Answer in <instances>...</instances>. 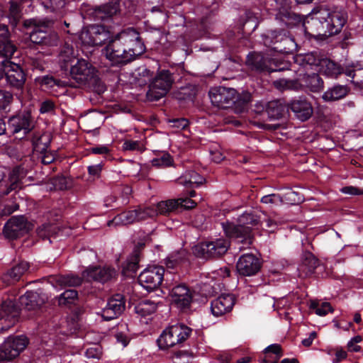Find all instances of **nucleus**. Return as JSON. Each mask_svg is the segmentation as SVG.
<instances>
[{
	"mask_svg": "<svg viewBox=\"0 0 363 363\" xmlns=\"http://www.w3.org/2000/svg\"><path fill=\"white\" fill-rule=\"evenodd\" d=\"M46 297L36 291H28L19 298V303L24 309L33 311L44 304Z\"/></svg>",
	"mask_w": 363,
	"mask_h": 363,
	"instance_id": "393cba45",
	"label": "nucleus"
},
{
	"mask_svg": "<svg viewBox=\"0 0 363 363\" xmlns=\"http://www.w3.org/2000/svg\"><path fill=\"white\" fill-rule=\"evenodd\" d=\"M230 247L229 242L224 238H216L201 242L194 247V253L199 257L208 259L224 255Z\"/></svg>",
	"mask_w": 363,
	"mask_h": 363,
	"instance_id": "9b49d317",
	"label": "nucleus"
},
{
	"mask_svg": "<svg viewBox=\"0 0 363 363\" xmlns=\"http://www.w3.org/2000/svg\"><path fill=\"white\" fill-rule=\"evenodd\" d=\"M55 230V226L48 224V223H45L38 228L37 233H38V235H39V237L44 239L47 237H49L50 235H52L54 233Z\"/></svg>",
	"mask_w": 363,
	"mask_h": 363,
	"instance_id": "09e8293b",
	"label": "nucleus"
},
{
	"mask_svg": "<svg viewBox=\"0 0 363 363\" xmlns=\"http://www.w3.org/2000/svg\"><path fill=\"white\" fill-rule=\"evenodd\" d=\"M196 202L190 199L179 198L170 199L157 203L155 206L157 216L159 214H167L173 212L179 208L190 209L194 208Z\"/></svg>",
	"mask_w": 363,
	"mask_h": 363,
	"instance_id": "6ab92c4d",
	"label": "nucleus"
},
{
	"mask_svg": "<svg viewBox=\"0 0 363 363\" xmlns=\"http://www.w3.org/2000/svg\"><path fill=\"white\" fill-rule=\"evenodd\" d=\"M91 152L96 155H106L110 152V149L107 145H99L91 148Z\"/></svg>",
	"mask_w": 363,
	"mask_h": 363,
	"instance_id": "bf43d9fd",
	"label": "nucleus"
},
{
	"mask_svg": "<svg viewBox=\"0 0 363 363\" xmlns=\"http://www.w3.org/2000/svg\"><path fill=\"white\" fill-rule=\"evenodd\" d=\"M125 330L126 327L121 325V330L118 331L115 335L117 342L121 343L123 347L128 345L130 339Z\"/></svg>",
	"mask_w": 363,
	"mask_h": 363,
	"instance_id": "de8ad7c7",
	"label": "nucleus"
},
{
	"mask_svg": "<svg viewBox=\"0 0 363 363\" xmlns=\"http://www.w3.org/2000/svg\"><path fill=\"white\" fill-rule=\"evenodd\" d=\"M318 265V260L311 252H306L303 255L302 263L299 265L298 270L300 276H309L313 273Z\"/></svg>",
	"mask_w": 363,
	"mask_h": 363,
	"instance_id": "c756f323",
	"label": "nucleus"
},
{
	"mask_svg": "<svg viewBox=\"0 0 363 363\" xmlns=\"http://www.w3.org/2000/svg\"><path fill=\"white\" fill-rule=\"evenodd\" d=\"M137 212L135 210H130L122 212L108 222V226H118L132 224L137 222Z\"/></svg>",
	"mask_w": 363,
	"mask_h": 363,
	"instance_id": "2f4dec72",
	"label": "nucleus"
},
{
	"mask_svg": "<svg viewBox=\"0 0 363 363\" xmlns=\"http://www.w3.org/2000/svg\"><path fill=\"white\" fill-rule=\"evenodd\" d=\"M1 48L0 49V55L5 58V60H10L16 51V47L12 43L11 40L0 43Z\"/></svg>",
	"mask_w": 363,
	"mask_h": 363,
	"instance_id": "79ce46f5",
	"label": "nucleus"
},
{
	"mask_svg": "<svg viewBox=\"0 0 363 363\" xmlns=\"http://www.w3.org/2000/svg\"><path fill=\"white\" fill-rule=\"evenodd\" d=\"M265 353H273L276 354L277 357H280L281 356V347L278 344H272L269 345L264 349Z\"/></svg>",
	"mask_w": 363,
	"mask_h": 363,
	"instance_id": "e2e57ef3",
	"label": "nucleus"
},
{
	"mask_svg": "<svg viewBox=\"0 0 363 363\" xmlns=\"http://www.w3.org/2000/svg\"><path fill=\"white\" fill-rule=\"evenodd\" d=\"M174 79L169 70L162 69L152 77L149 84L147 97L150 101H157L164 97L172 87Z\"/></svg>",
	"mask_w": 363,
	"mask_h": 363,
	"instance_id": "6e6552de",
	"label": "nucleus"
},
{
	"mask_svg": "<svg viewBox=\"0 0 363 363\" xmlns=\"http://www.w3.org/2000/svg\"><path fill=\"white\" fill-rule=\"evenodd\" d=\"M172 123V126L179 128V129H184L186 128L189 125V122L186 118H177L174 119L170 121Z\"/></svg>",
	"mask_w": 363,
	"mask_h": 363,
	"instance_id": "0e129e2a",
	"label": "nucleus"
},
{
	"mask_svg": "<svg viewBox=\"0 0 363 363\" xmlns=\"http://www.w3.org/2000/svg\"><path fill=\"white\" fill-rule=\"evenodd\" d=\"M266 109L268 116L271 118H279L282 114V107L278 101H273L267 104L258 102L256 104V111L261 112Z\"/></svg>",
	"mask_w": 363,
	"mask_h": 363,
	"instance_id": "473e14b6",
	"label": "nucleus"
},
{
	"mask_svg": "<svg viewBox=\"0 0 363 363\" xmlns=\"http://www.w3.org/2000/svg\"><path fill=\"white\" fill-rule=\"evenodd\" d=\"M164 273V269L161 266L148 267L140 274L138 282L147 291H152L160 286Z\"/></svg>",
	"mask_w": 363,
	"mask_h": 363,
	"instance_id": "4468645a",
	"label": "nucleus"
},
{
	"mask_svg": "<svg viewBox=\"0 0 363 363\" xmlns=\"http://www.w3.org/2000/svg\"><path fill=\"white\" fill-rule=\"evenodd\" d=\"M145 51L139 33L133 28L115 35L102 50V54L113 65H125L135 60Z\"/></svg>",
	"mask_w": 363,
	"mask_h": 363,
	"instance_id": "f257e3e1",
	"label": "nucleus"
},
{
	"mask_svg": "<svg viewBox=\"0 0 363 363\" xmlns=\"http://www.w3.org/2000/svg\"><path fill=\"white\" fill-rule=\"evenodd\" d=\"M12 99L13 95L9 91L0 90V109L6 108Z\"/></svg>",
	"mask_w": 363,
	"mask_h": 363,
	"instance_id": "3c124183",
	"label": "nucleus"
},
{
	"mask_svg": "<svg viewBox=\"0 0 363 363\" xmlns=\"http://www.w3.org/2000/svg\"><path fill=\"white\" fill-rule=\"evenodd\" d=\"M51 9L55 12H59L60 15L63 14L62 9L65 6V0H50Z\"/></svg>",
	"mask_w": 363,
	"mask_h": 363,
	"instance_id": "13d9d810",
	"label": "nucleus"
},
{
	"mask_svg": "<svg viewBox=\"0 0 363 363\" xmlns=\"http://www.w3.org/2000/svg\"><path fill=\"white\" fill-rule=\"evenodd\" d=\"M101 169H102L101 164L91 165L88 167L89 174L91 176H93L94 177H97L99 176V174L101 172Z\"/></svg>",
	"mask_w": 363,
	"mask_h": 363,
	"instance_id": "338daca9",
	"label": "nucleus"
},
{
	"mask_svg": "<svg viewBox=\"0 0 363 363\" xmlns=\"http://www.w3.org/2000/svg\"><path fill=\"white\" fill-rule=\"evenodd\" d=\"M31 224L23 216H12L4 225L3 234L9 240H14L27 233Z\"/></svg>",
	"mask_w": 363,
	"mask_h": 363,
	"instance_id": "dca6fc26",
	"label": "nucleus"
},
{
	"mask_svg": "<svg viewBox=\"0 0 363 363\" xmlns=\"http://www.w3.org/2000/svg\"><path fill=\"white\" fill-rule=\"evenodd\" d=\"M10 124L13 128V133H17L23 130L24 133L30 132L33 126L34 122L31 118L30 113H23L10 119Z\"/></svg>",
	"mask_w": 363,
	"mask_h": 363,
	"instance_id": "a878e982",
	"label": "nucleus"
},
{
	"mask_svg": "<svg viewBox=\"0 0 363 363\" xmlns=\"http://www.w3.org/2000/svg\"><path fill=\"white\" fill-rule=\"evenodd\" d=\"M230 275V271L227 267L220 268L219 269L212 272L210 274V277L213 279H218L220 281V278H225Z\"/></svg>",
	"mask_w": 363,
	"mask_h": 363,
	"instance_id": "6e6d98bb",
	"label": "nucleus"
},
{
	"mask_svg": "<svg viewBox=\"0 0 363 363\" xmlns=\"http://www.w3.org/2000/svg\"><path fill=\"white\" fill-rule=\"evenodd\" d=\"M285 199L291 203H301L304 200L301 195L296 191L291 190L285 194Z\"/></svg>",
	"mask_w": 363,
	"mask_h": 363,
	"instance_id": "5fc2aeb1",
	"label": "nucleus"
},
{
	"mask_svg": "<svg viewBox=\"0 0 363 363\" xmlns=\"http://www.w3.org/2000/svg\"><path fill=\"white\" fill-rule=\"evenodd\" d=\"M62 69L69 67L71 78L79 86L94 87L97 91H104V86L99 80L97 69L84 59H76L72 48H65L60 55Z\"/></svg>",
	"mask_w": 363,
	"mask_h": 363,
	"instance_id": "7ed1b4c3",
	"label": "nucleus"
},
{
	"mask_svg": "<svg viewBox=\"0 0 363 363\" xmlns=\"http://www.w3.org/2000/svg\"><path fill=\"white\" fill-rule=\"evenodd\" d=\"M41 152L43 153L41 160L43 164H49L55 160V157L52 152H47L46 150Z\"/></svg>",
	"mask_w": 363,
	"mask_h": 363,
	"instance_id": "69168bd1",
	"label": "nucleus"
},
{
	"mask_svg": "<svg viewBox=\"0 0 363 363\" xmlns=\"http://www.w3.org/2000/svg\"><path fill=\"white\" fill-rule=\"evenodd\" d=\"M79 38L85 46H97L108 40L109 33L104 26L91 25L82 29Z\"/></svg>",
	"mask_w": 363,
	"mask_h": 363,
	"instance_id": "ddd939ff",
	"label": "nucleus"
},
{
	"mask_svg": "<svg viewBox=\"0 0 363 363\" xmlns=\"http://www.w3.org/2000/svg\"><path fill=\"white\" fill-rule=\"evenodd\" d=\"M125 309V301L121 295L117 294L108 300L106 306L99 312L104 320H111L117 318Z\"/></svg>",
	"mask_w": 363,
	"mask_h": 363,
	"instance_id": "aec40b11",
	"label": "nucleus"
},
{
	"mask_svg": "<svg viewBox=\"0 0 363 363\" xmlns=\"http://www.w3.org/2000/svg\"><path fill=\"white\" fill-rule=\"evenodd\" d=\"M257 223V220L255 215L245 213L239 217L237 223L227 221L222 223V227L227 236L236 240L238 243L243 244V246L238 247L242 250L251 244L250 232L252 227Z\"/></svg>",
	"mask_w": 363,
	"mask_h": 363,
	"instance_id": "39448f33",
	"label": "nucleus"
},
{
	"mask_svg": "<svg viewBox=\"0 0 363 363\" xmlns=\"http://www.w3.org/2000/svg\"><path fill=\"white\" fill-rule=\"evenodd\" d=\"M235 304V298L233 295L223 294L217 298L211 301V309L214 316H221L230 312Z\"/></svg>",
	"mask_w": 363,
	"mask_h": 363,
	"instance_id": "5701e85b",
	"label": "nucleus"
},
{
	"mask_svg": "<svg viewBox=\"0 0 363 363\" xmlns=\"http://www.w3.org/2000/svg\"><path fill=\"white\" fill-rule=\"evenodd\" d=\"M311 307L315 309V313L320 316H324L333 311L331 306L328 302H323L321 304L312 303Z\"/></svg>",
	"mask_w": 363,
	"mask_h": 363,
	"instance_id": "49530a36",
	"label": "nucleus"
},
{
	"mask_svg": "<svg viewBox=\"0 0 363 363\" xmlns=\"http://www.w3.org/2000/svg\"><path fill=\"white\" fill-rule=\"evenodd\" d=\"M53 184L55 189L60 190L67 188V182L64 177H57L53 179Z\"/></svg>",
	"mask_w": 363,
	"mask_h": 363,
	"instance_id": "774afa93",
	"label": "nucleus"
},
{
	"mask_svg": "<svg viewBox=\"0 0 363 363\" xmlns=\"http://www.w3.org/2000/svg\"><path fill=\"white\" fill-rule=\"evenodd\" d=\"M274 59L267 60L263 55L258 52L250 53L247 57V64L252 69L258 71L270 70L276 71V69L272 68L271 62ZM284 68H279L277 70H282Z\"/></svg>",
	"mask_w": 363,
	"mask_h": 363,
	"instance_id": "cd10ccee",
	"label": "nucleus"
},
{
	"mask_svg": "<svg viewBox=\"0 0 363 363\" xmlns=\"http://www.w3.org/2000/svg\"><path fill=\"white\" fill-rule=\"evenodd\" d=\"M204 178L193 170L186 172L178 179V183L186 186L191 187L193 185H199L203 183Z\"/></svg>",
	"mask_w": 363,
	"mask_h": 363,
	"instance_id": "c9c22d12",
	"label": "nucleus"
},
{
	"mask_svg": "<svg viewBox=\"0 0 363 363\" xmlns=\"http://www.w3.org/2000/svg\"><path fill=\"white\" fill-rule=\"evenodd\" d=\"M172 305L181 311L189 309L192 302V293L185 284H178L169 289Z\"/></svg>",
	"mask_w": 363,
	"mask_h": 363,
	"instance_id": "a211bd4d",
	"label": "nucleus"
},
{
	"mask_svg": "<svg viewBox=\"0 0 363 363\" xmlns=\"http://www.w3.org/2000/svg\"><path fill=\"white\" fill-rule=\"evenodd\" d=\"M1 67L8 84L17 89L22 88L26 82V75L19 65L9 60H4L1 61Z\"/></svg>",
	"mask_w": 363,
	"mask_h": 363,
	"instance_id": "f3484780",
	"label": "nucleus"
},
{
	"mask_svg": "<svg viewBox=\"0 0 363 363\" xmlns=\"http://www.w3.org/2000/svg\"><path fill=\"white\" fill-rule=\"evenodd\" d=\"M50 143V136L47 134L35 135L32 139L33 149L35 151L43 152Z\"/></svg>",
	"mask_w": 363,
	"mask_h": 363,
	"instance_id": "4c0bfd02",
	"label": "nucleus"
},
{
	"mask_svg": "<svg viewBox=\"0 0 363 363\" xmlns=\"http://www.w3.org/2000/svg\"><path fill=\"white\" fill-rule=\"evenodd\" d=\"M191 329L182 324H177L166 328L157 339L160 349L165 350L182 343L190 335Z\"/></svg>",
	"mask_w": 363,
	"mask_h": 363,
	"instance_id": "1a4fd4ad",
	"label": "nucleus"
},
{
	"mask_svg": "<svg viewBox=\"0 0 363 363\" xmlns=\"http://www.w3.org/2000/svg\"><path fill=\"white\" fill-rule=\"evenodd\" d=\"M135 211L137 212V221H140L148 218H154L157 216V213L155 211L154 206L138 207L137 209H135Z\"/></svg>",
	"mask_w": 363,
	"mask_h": 363,
	"instance_id": "ea45409f",
	"label": "nucleus"
},
{
	"mask_svg": "<svg viewBox=\"0 0 363 363\" xmlns=\"http://www.w3.org/2000/svg\"><path fill=\"white\" fill-rule=\"evenodd\" d=\"M10 16L16 21L20 17L21 9L18 3L11 1L10 2Z\"/></svg>",
	"mask_w": 363,
	"mask_h": 363,
	"instance_id": "4d7b16f0",
	"label": "nucleus"
},
{
	"mask_svg": "<svg viewBox=\"0 0 363 363\" xmlns=\"http://www.w3.org/2000/svg\"><path fill=\"white\" fill-rule=\"evenodd\" d=\"M55 105L52 101L46 100L41 104L40 111L41 113H50L54 110Z\"/></svg>",
	"mask_w": 363,
	"mask_h": 363,
	"instance_id": "052dcab7",
	"label": "nucleus"
},
{
	"mask_svg": "<svg viewBox=\"0 0 363 363\" xmlns=\"http://www.w3.org/2000/svg\"><path fill=\"white\" fill-rule=\"evenodd\" d=\"M29 264L26 262H21L18 264L12 267L3 277L4 281L10 284L16 281L28 270Z\"/></svg>",
	"mask_w": 363,
	"mask_h": 363,
	"instance_id": "72a5a7b5",
	"label": "nucleus"
},
{
	"mask_svg": "<svg viewBox=\"0 0 363 363\" xmlns=\"http://www.w3.org/2000/svg\"><path fill=\"white\" fill-rule=\"evenodd\" d=\"M292 68L297 74V79H279L273 82L274 86L279 90H298L305 86L313 92H318L323 88V81L320 77L309 67H302L296 65L294 60Z\"/></svg>",
	"mask_w": 363,
	"mask_h": 363,
	"instance_id": "20e7f679",
	"label": "nucleus"
},
{
	"mask_svg": "<svg viewBox=\"0 0 363 363\" xmlns=\"http://www.w3.org/2000/svg\"><path fill=\"white\" fill-rule=\"evenodd\" d=\"M341 192L349 195H361L363 194V190L354 186H345L341 189Z\"/></svg>",
	"mask_w": 363,
	"mask_h": 363,
	"instance_id": "680f3d73",
	"label": "nucleus"
},
{
	"mask_svg": "<svg viewBox=\"0 0 363 363\" xmlns=\"http://www.w3.org/2000/svg\"><path fill=\"white\" fill-rule=\"evenodd\" d=\"M209 98L212 104L222 108H229L240 100L235 89L223 86L211 89Z\"/></svg>",
	"mask_w": 363,
	"mask_h": 363,
	"instance_id": "f8f14e48",
	"label": "nucleus"
},
{
	"mask_svg": "<svg viewBox=\"0 0 363 363\" xmlns=\"http://www.w3.org/2000/svg\"><path fill=\"white\" fill-rule=\"evenodd\" d=\"M349 92V88L345 85H334L328 88L322 95V99L326 102H332L345 98Z\"/></svg>",
	"mask_w": 363,
	"mask_h": 363,
	"instance_id": "c85d7f7f",
	"label": "nucleus"
},
{
	"mask_svg": "<svg viewBox=\"0 0 363 363\" xmlns=\"http://www.w3.org/2000/svg\"><path fill=\"white\" fill-rule=\"evenodd\" d=\"M295 64L323 72L327 76L337 77L342 74L341 66L328 58L321 57L317 52L298 54L294 56Z\"/></svg>",
	"mask_w": 363,
	"mask_h": 363,
	"instance_id": "423d86ee",
	"label": "nucleus"
},
{
	"mask_svg": "<svg viewBox=\"0 0 363 363\" xmlns=\"http://www.w3.org/2000/svg\"><path fill=\"white\" fill-rule=\"evenodd\" d=\"M77 298V292L74 289L65 291L58 298L60 305L73 303Z\"/></svg>",
	"mask_w": 363,
	"mask_h": 363,
	"instance_id": "37998d69",
	"label": "nucleus"
},
{
	"mask_svg": "<svg viewBox=\"0 0 363 363\" xmlns=\"http://www.w3.org/2000/svg\"><path fill=\"white\" fill-rule=\"evenodd\" d=\"M28 343L25 335L9 336L0 345V362H10L18 357Z\"/></svg>",
	"mask_w": 363,
	"mask_h": 363,
	"instance_id": "9d476101",
	"label": "nucleus"
},
{
	"mask_svg": "<svg viewBox=\"0 0 363 363\" xmlns=\"http://www.w3.org/2000/svg\"><path fill=\"white\" fill-rule=\"evenodd\" d=\"M290 108L296 117L302 121L308 120L313 111L311 103L303 99L292 101Z\"/></svg>",
	"mask_w": 363,
	"mask_h": 363,
	"instance_id": "bb28decb",
	"label": "nucleus"
},
{
	"mask_svg": "<svg viewBox=\"0 0 363 363\" xmlns=\"http://www.w3.org/2000/svg\"><path fill=\"white\" fill-rule=\"evenodd\" d=\"M114 269L110 267H89L82 272L83 279L88 281L92 280L99 282H106L116 276Z\"/></svg>",
	"mask_w": 363,
	"mask_h": 363,
	"instance_id": "4be33fe9",
	"label": "nucleus"
},
{
	"mask_svg": "<svg viewBox=\"0 0 363 363\" xmlns=\"http://www.w3.org/2000/svg\"><path fill=\"white\" fill-rule=\"evenodd\" d=\"M359 63L345 64L341 67L342 74H345L347 77L351 78V80H356V74L357 67Z\"/></svg>",
	"mask_w": 363,
	"mask_h": 363,
	"instance_id": "a18cd8bd",
	"label": "nucleus"
},
{
	"mask_svg": "<svg viewBox=\"0 0 363 363\" xmlns=\"http://www.w3.org/2000/svg\"><path fill=\"white\" fill-rule=\"evenodd\" d=\"M118 6L119 4L117 1L103 5L99 9V18L104 20L106 18L111 17L118 12Z\"/></svg>",
	"mask_w": 363,
	"mask_h": 363,
	"instance_id": "58836bf2",
	"label": "nucleus"
},
{
	"mask_svg": "<svg viewBox=\"0 0 363 363\" xmlns=\"http://www.w3.org/2000/svg\"><path fill=\"white\" fill-rule=\"evenodd\" d=\"M356 80H351L355 88L363 89V67L361 64L357 67Z\"/></svg>",
	"mask_w": 363,
	"mask_h": 363,
	"instance_id": "603ef678",
	"label": "nucleus"
},
{
	"mask_svg": "<svg viewBox=\"0 0 363 363\" xmlns=\"http://www.w3.org/2000/svg\"><path fill=\"white\" fill-rule=\"evenodd\" d=\"M153 77V72L145 66H141L136 69L133 74L134 83L140 86L150 84Z\"/></svg>",
	"mask_w": 363,
	"mask_h": 363,
	"instance_id": "f704fd0d",
	"label": "nucleus"
},
{
	"mask_svg": "<svg viewBox=\"0 0 363 363\" xmlns=\"http://www.w3.org/2000/svg\"><path fill=\"white\" fill-rule=\"evenodd\" d=\"M362 337L360 335H357L352 337L347 343L348 350L350 352H359L361 350V347L357 344L362 342Z\"/></svg>",
	"mask_w": 363,
	"mask_h": 363,
	"instance_id": "864d4df0",
	"label": "nucleus"
},
{
	"mask_svg": "<svg viewBox=\"0 0 363 363\" xmlns=\"http://www.w3.org/2000/svg\"><path fill=\"white\" fill-rule=\"evenodd\" d=\"M347 18V13L337 7H322L313 11L303 23L306 35L316 40H323L339 33Z\"/></svg>",
	"mask_w": 363,
	"mask_h": 363,
	"instance_id": "f03ea898",
	"label": "nucleus"
},
{
	"mask_svg": "<svg viewBox=\"0 0 363 363\" xmlns=\"http://www.w3.org/2000/svg\"><path fill=\"white\" fill-rule=\"evenodd\" d=\"M49 282L52 284L54 289L58 290L63 286H74L81 284L82 279L74 276H57L51 277Z\"/></svg>",
	"mask_w": 363,
	"mask_h": 363,
	"instance_id": "7c9ffc66",
	"label": "nucleus"
},
{
	"mask_svg": "<svg viewBox=\"0 0 363 363\" xmlns=\"http://www.w3.org/2000/svg\"><path fill=\"white\" fill-rule=\"evenodd\" d=\"M158 303L153 301L146 299L135 306V311L140 316H146L153 313L157 308Z\"/></svg>",
	"mask_w": 363,
	"mask_h": 363,
	"instance_id": "e433bc0d",
	"label": "nucleus"
},
{
	"mask_svg": "<svg viewBox=\"0 0 363 363\" xmlns=\"http://www.w3.org/2000/svg\"><path fill=\"white\" fill-rule=\"evenodd\" d=\"M152 164L158 167H169L172 164L173 160L169 153L163 152L152 160Z\"/></svg>",
	"mask_w": 363,
	"mask_h": 363,
	"instance_id": "a19ab883",
	"label": "nucleus"
},
{
	"mask_svg": "<svg viewBox=\"0 0 363 363\" xmlns=\"http://www.w3.org/2000/svg\"><path fill=\"white\" fill-rule=\"evenodd\" d=\"M264 43L272 44L274 50L286 53L293 51L296 48L294 39L284 30L269 32L265 37Z\"/></svg>",
	"mask_w": 363,
	"mask_h": 363,
	"instance_id": "2eb2a0df",
	"label": "nucleus"
},
{
	"mask_svg": "<svg viewBox=\"0 0 363 363\" xmlns=\"http://www.w3.org/2000/svg\"><path fill=\"white\" fill-rule=\"evenodd\" d=\"M122 147L125 151H143L144 149L141 141L129 139L124 140Z\"/></svg>",
	"mask_w": 363,
	"mask_h": 363,
	"instance_id": "c03bdc74",
	"label": "nucleus"
},
{
	"mask_svg": "<svg viewBox=\"0 0 363 363\" xmlns=\"http://www.w3.org/2000/svg\"><path fill=\"white\" fill-rule=\"evenodd\" d=\"M18 311L12 301H4L0 306V320L7 323L6 325L1 328V331L7 330L17 320Z\"/></svg>",
	"mask_w": 363,
	"mask_h": 363,
	"instance_id": "b1692460",
	"label": "nucleus"
},
{
	"mask_svg": "<svg viewBox=\"0 0 363 363\" xmlns=\"http://www.w3.org/2000/svg\"><path fill=\"white\" fill-rule=\"evenodd\" d=\"M261 201L264 204L279 205L283 200L279 195L272 194L262 196Z\"/></svg>",
	"mask_w": 363,
	"mask_h": 363,
	"instance_id": "8fccbe9b",
	"label": "nucleus"
},
{
	"mask_svg": "<svg viewBox=\"0 0 363 363\" xmlns=\"http://www.w3.org/2000/svg\"><path fill=\"white\" fill-rule=\"evenodd\" d=\"M238 272L243 276H252L260 268V262L252 254H245L241 256L236 264Z\"/></svg>",
	"mask_w": 363,
	"mask_h": 363,
	"instance_id": "412c9836",
	"label": "nucleus"
},
{
	"mask_svg": "<svg viewBox=\"0 0 363 363\" xmlns=\"http://www.w3.org/2000/svg\"><path fill=\"white\" fill-rule=\"evenodd\" d=\"M26 27L32 29L30 33V40L35 44H43L47 46L57 45L58 36L54 32H49L52 25L50 21H36L30 19L24 23Z\"/></svg>",
	"mask_w": 363,
	"mask_h": 363,
	"instance_id": "0eeeda50",
	"label": "nucleus"
}]
</instances>
